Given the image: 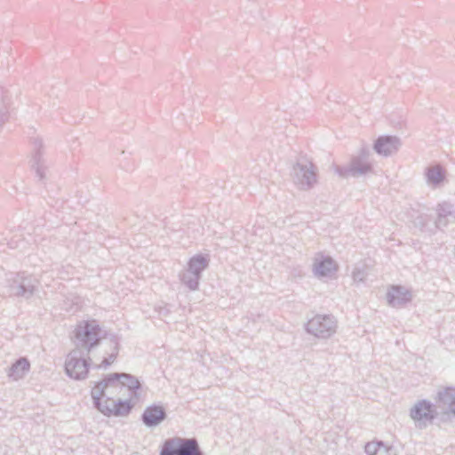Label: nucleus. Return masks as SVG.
Wrapping results in <instances>:
<instances>
[{
  "label": "nucleus",
  "instance_id": "2eb2a0df",
  "mask_svg": "<svg viewBox=\"0 0 455 455\" xmlns=\"http://www.w3.org/2000/svg\"><path fill=\"white\" fill-rule=\"evenodd\" d=\"M166 417V411L163 406L152 404L144 410L141 420L146 427H154L160 425Z\"/></svg>",
  "mask_w": 455,
  "mask_h": 455
},
{
  "label": "nucleus",
  "instance_id": "39448f33",
  "mask_svg": "<svg viewBox=\"0 0 455 455\" xmlns=\"http://www.w3.org/2000/svg\"><path fill=\"white\" fill-rule=\"evenodd\" d=\"M159 455H203L196 438L173 437L165 440Z\"/></svg>",
  "mask_w": 455,
  "mask_h": 455
},
{
  "label": "nucleus",
  "instance_id": "20e7f679",
  "mask_svg": "<svg viewBox=\"0 0 455 455\" xmlns=\"http://www.w3.org/2000/svg\"><path fill=\"white\" fill-rule=\"evenodd\" d=\"M101 394L102 391L92 390L91 392L93 405L106 416H127L134 406L131 400L101 398Z\"/></svg>",
  "mask_w": 455,
  "mask_h": 455
},
{
  "label": "nucleus",
  "instance_id": "a878e982",
  "mask_svg": "<svg viewBox=\"0 0 455 455\" xmlns=\"http://www.w3.org/2000/svg\"><path fill=\"white\" fill-rule=\"evenodd\" d=\"M450 211L443 210V212H439L438 213V221L436 222V226L438 227L440 223L443 222V219L445 217L447 213H450Z\"/></svg>",
  "mask_w": 455,
  "mask_h": 455
},
{
  "label": "nucleus",
  "instance_id": "f3484780",
  "mask_svg": "<svg viewBox=\"0 0 455 455\" xmlns=\"http://www.w3.org/2000/svg\"><path fill=\"white\" fill-rule=\"evenodd\" d=\"M113 379H117L118 382L122 385V388L126 387L130 391H132V400H134L132 403H135L140 399L139 390L141 387V384L140 380L129 374V373H111Z\"/></svg>",
  "mask_w": 455,
  "mask_h": 455
},
{
  "label": "nucleus",
  "instance_id": "cd10ccee",
  "mask_svg": "<svg viewBox=\"0 0 455 455\" xmlns=\"http://www.w3.org/2000/svg\"><path fill=\"white\" fill-rule=\"evenodd\" d=\"M419 224H422V226H425V223L422 221H419Z\"/></svg>",
  "mask_w": 455,
  "mask_h": 455
},
{
  "label": "nucleus",
  "instance_id": "f03ea898",
  "mask_svg": "<svg viewBox=\"0 0 455 455\" xmlns=\"http://www.w3.org/2000/svg\"><path fill=\"white\" fill-rule=\"evenodd\" d=\"M104 337L103 331L97 321H82L77 323L74 331L73 349L90 355Z\"/></svg>",
  "mask_w": 455,
  "mask_h": 455
},
{
  "label": "nucleus",
  "instance_id": "bb28decb",
  "mask_svg": "<svg viewBox=\"0 0 455 455\" xmlns=\"http://www.w3.org/2000/svg\"><path fill=\"white\" fill-rule=\"evenodd\" d=\"M419 224H422V226H425V223L422 221H419Z\"/></svg>",
  "mask_w": 455,
  "mask_h": 455
},
{
  "label": "nucleus",
  "instance_id": "dca6fc26",
  "mask_svg": "<svg viewBox=\"0 0 455 455\" xmlns=\"http://www.w3.org/2000/svg\"><path fill=\"white\" fill-rule=\"evenodd\" d=\"M92 390L102 391L101 398H114L118 391L122 390V385L117 379H113L111 374L95 384Z\"/></svg>",
  "mask_w": 455,
  "mask_h": 455
},
{
  "label": "nucleus",
  "instance_id": "ddd939ff",
  "mask_svg": "<svg viewBox=\"0 0 455 455\" xmlns=\"http://www.w3.org/2000/svg\"><path fill=\"white\" fill-rule=\"evenodd\" d=\"M412 299L411 291L402 285H393L387 293V300L393 307H401Z\"/></svg>",
  "mask_w": 455,
  "mask_h": 455
},
{
  "label": "nucleus",
  "instance_id": "f8f14e48",
  "mask_svg": "<svg viewBox=\"0 0 455 455\" xmlns=\"http://www.w3.org/2000/svg\"><path fill=\"white\" fill-rule=\"evenodd\" d=\"M337 270L336 262L322 253L315 254L313 262V273L317 277L331 276Z\"/></svg>",
  "mask_w": 455,
  "mask_h": 455
},
{
  "label": "nucleus",
  "instance_id": "6ab92c4d",
  "mask_svg": "<svg viewBox=\"0 0 455 455\" xmlns=\"http://www.w3.org/2000/svg\"><path fill=\"white\" fill-rule=\"evenodd\" d=\"M30 370V363L27 357H20L7 371V376L12 380H19L25 377Z\"/></svg>",
  "mask_w": 455,
  "mask_h": 455
},
{
  "label": "nucleus",
  "instance_id": "1a4fd4ad",
  "mask_svg": "<svg viewBox=\"0 0 455 455\" xmlns=\"http://www.w3.org/2000/svg\"><path fill=\"white\" fill-rule=\"evenodd\" d=\"M292 178L299 189L309 190L317 182L316 167L308 161L298 162L293 165Z\"/></svg>",
  "mask_w": 455,
  "mask_h": 455
},
{
  "label": "nucleus",
  "instance_id": "6e6552de",
  "mask_svg": "<svg viewBox=\"0 0 455 455\" xmlns=\"http://www.w3.org/2000/svg\"><path fill=\"white\" fill-rule=\"evenodd\" d=\"M337 320L331 315H317L306 324V331L318 339H329L337 331Z\"/></svg>",
  "mask_w": 455,
  "mask_h": 455
},
{
  "label": "nucleus",
  "instance_id": "412c9836",
  "mask_svg": "<svg viewBox=\"0 0 455 455\" xmlns=\"http://www.w3.org/2000/svg\"><path fill=\"white\" fill-rule=\"evenodd\" d=\"M364 451L367 455H396L395 449L386 445L383 442L368 443Z\"/></svg>",
  "mask_w": 455,
  "mask_h": 455
},
{
  "label": "nucleus",
  "instance_id": "423d86ee",
  "mask_svg": "<svg viewBox=\"0 0 455 455\" xmlns=\"http://www.w3.org/2000/svg\"><path fill=\"white\" fill-rule=\"evenodd\" d=\"M92 360L91 355L72 349L65 361L67 375L76 380L86 379Z\"/></svg>",
  "mask_w": 455,
  "mask_h": 455
},
{
  "label": "nucleus",
  "instance_id": "f257e3e1",
  "mask_svg": "<svg viewBox=\"0 0 455 455\" xmlns=\"http://www.w3.org/2000/svg\"><path fill=\"white\" fill-rule=\"evenodd\" d=\"M411 417L419 428L427 427L435 419L438 425L451 422L455 419V389L439 391L435 404L427 400L418 402L411 410Z\"/></svg>",
  "mask_w": 455,
  "mask_h": 455
},
{
  "label": "nucleus",
  "instance_id": "9b49d317",
  "mask_svg": "<svg viewBox=\"0 0 455 455\" xmlns=\"http://www.w3.org/2000/svg\"><path fill=\"white\" fill-rule=\"evenodd\" d=\"M401 146L399 138L395 136H380L373 144L374 151L382 156L387 157L395 154Z\"/></svg>",
  "mask_w": 455,
  "mask_h": 455
},
{
  "label": "nucleus",
  "instance_id": "0eeeda50",
  "mask_svg": "<svg viewBox=\"0 0 455 455\" xmlns=\"http://www.w3.org/2000/svg\"><path fill=\"white\" fill-rule=\"evenodd\" d=\"M208 267V259L203 255H196L190 259L188 267L180 274L181 283L190 291H196L199 286L202 272Z\"/></svg>",
  "mask_w": 455,
  "mask_h": 455
},
{
  "label": "nucleus",
  "instance_id": "4be33fe9",
  "mask_svg": "<svg viewBox=\"0 0 455 455\" xmlns=\"http://www.w3.org/2000/svg\"><path fill=\"white\" fill-rule=\"evenodd\" d=\"M111 352L108 356L104 357L100 364H96V369H107L110 366L116 359L119 353V340L116 336H112L110 339Z\"/></svg>",
  "mask_w": 455,
  "mask_h": 455
},
{
  "label": "nucleus",
  "instance_id": "aec40b11",
  "mask_svg": "<svg viewBox=\"0 0 455 455\" xmlns=\"http://www.w3.org/2000/svg\"><path fill=\"white\" fill-rule=\"evenodd\" d=\"M427 184L432 188H438L445 179V174L439 165L429 166L425 170Z\"/></svg>",
  "mask_w": 455,
  "mask_h": 455
},
{
  "label": "nucleus",
  "instance_id": "5701e85b",
  "mask_svg": "<svg viewBox=\"0 0 455 455\" xmlns=\"http://www.w3.org/2000/svg\"><path fill=\"white\" fill-rule=\"evenodd\" d=\"M80 302L79 297L71 294L63 300L62 308L67 312L74 313L78 309Z\"/></svg>",
  "mask_w": 455,
  "mask_h": 455
},
{
  "label": "nucleus",
  "instance_id": "7ed1b4c3",
  "mask_svg": "<svg viewBox=\"0 0 455 455\" xmlns=\"http://www.w3.org/2000/svg\"><path fill=\"white\" fill-rule=\"evenodd\" d=\"M335 172L343 179L359 178L374 173L372 154L367 147H363L357 155L353 156L346 165L336 166Z\"/></svg>",
  "mask_w": 455,
  "mask_h": 455
},
{
  "label": "nucleus",
  "instance_id": "b1692460",
  "mask_svg": "<svg viewBox=\"0 0 455 455\" xmlns=\"http://www.w3.org/2000/svg\"><path fill=\"white\" fill-rule=\"evenodd\" d=\"M11 110L12 109L0 104V130H2L4 124L9 121Z\"/></svg>",
  "mask_w": 455,
  "mask_h": 455
},
{
  "label": "nucleus",
  "instance_id": "a211bd4d",
  "mask_svg": "<svg viewBox=\"0 0 455 455\" xmlns=\"http://www.w3.org/2000/svg\"><path fill=\"white\" fill-rule=\"evenodd\" d=\"M21 94V90L18 85L10 84L0 87V104L12 109L14 102Z\"/></svg>",
  "mask_w": 455,
  "mask_h": 455
},
{
  "label": "nucleus",
  "instance_id": "4468645a",
  "mask_svg": "<svg viewBox=\"0 0 455 455\" xmlns=\"http://www.w3.org/2000/svg\"><path fill=\"white\" fill-rule=\"evenodd\" d=\"M34 155L32 159V168L35 170L36 177L39 180H44L46 174L45 160L44 158L43 148L44 143L41 138L33 140Z\"/></svg>",
  "mask_w": 455,
  "mask_h": 455
},
{
  "label": "nucleus",
  "instance_id": "9d476101",
  "mask_svg": "<svg viewBox=\"0 0 455 455\" xmlns=\"http://www.w3.org/2000/svg\"><path fill=\"white\" fill-rule=\"evenodd\" d=\"M37 284L38 281L32 275L16 274V275L10 280L9 294L11 296L29 299L36 290Z\"/></svg>",
  "mask_w": 455,
  "mask_h": 455
},
{
  "label": "nucleus",
  "instance_id": "393cba45",
  "mask_svg": "<svg viewBox=\"0 0 455 455\" xmlns=\"http://www.w3.org/2000/svg\"><path fill=\"white\" fill-rule=\"evenodd\" d=\"M354 281L363 282L365 278L364 272L360 268H355L352 273Z\"/></svg>",
  "mask_w": 455,
  "mask_h": 455
}]
</instances>
